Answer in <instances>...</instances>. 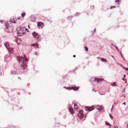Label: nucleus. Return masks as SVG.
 <instances>
[{
  "instance_id": "4be33fe9",
  "label": "nucleus",
  "mask_w": 128,
  "mask_h": 128,
  "mask_svg": "<svg viewBox=\"0 0 128 128\" xmlns=\"http://www.w3.org/2000/svg\"><path fill=\"white\" fill-rule=\"evenodd\" d=\"M106 124L107 125V126H110V127H109V128H110L111 127V125L110 124H108V122H106V124Z\"/></svg>"
},
{
  "instance_id": "603ef678",
  "label": "nucleus",
  "mask_w": 128,
  "mask_h": 128,
  "mask_svg": "<svg viewBox=\"0 0 128 128\" xmlns=\"http://www.w3.org/2000/svg\"><path fill=\"white\" fill-rule=\"evenodd\" d=\"M125 76H126V75H124V77H125Z\"/></svg>"
},
{
  "instance_id": "a18cd8bd",
  "label": "nucleus",
  "mask_w": 128,
  "mask_h": 128,
  "mask_svg": "<svg viewBox=\"0 0 128 128\" xmlns=\"http://www.w3.org/2000/svg\"><path fill=\"white\" fill-rule=\"evenodd\" d=\"M118 128V127H117V126H116V127L115 126H114V128Z\"/></svg>"
},
{
  "instance_id": "bb28decb",
  "label": "nucleus",
  "mask_w": 128,
  "mask_h": 128,
  "mask_svg": "<svg viewBox=\"0 0 128 128\" xmlns=\"http://www.w3.org/2000/svg\"><path fill=\"white\" fill-rule=\"evenodd\" d=\"M85 48V50H86L87 52L88 51V48H87V47H86V46H84V47Z\"/></svg>"
},
{
  "instance_id": "dca6fc26",
  "label": "nucleus",
  "mask_w": 128,
  "mask_h": 128,
  "mask_svg": "<svg viewBox=\"0 0 128 128\" xmlns=\"http://www.w3.org/2000/svg\"><path fill=\"white\" fill-rule=\"evenodd\" d=\"M64 88H65L67 90H71L72 89V88L71 87H66L64 86Z\"/></svg>"
},
{
  "instance_id": "f03ea898",
  "label": "nucleus",
  "mask_w": 128,
  "mask_h": 128,
  "mask_svg": "<svg viewBox=\"0 0 128 128\" xmlns=\"http://www.w3.org/2000/svg\"><path fill=\"white\" fill-rule=\"evenodd\" d=\"M32 34L36 40L38 41H40L41 40V38L40 37V35L35 32H32Z\"/></svg>"
},
{
  "instance_id": "f8f14e48",
  "label": "nucleus",
  "mask_w": 128,
  "mask_h": 128,
  "mask_svg": "<svg viewBox=\"0 0 128 128\" xmlns=\"http://www.w3.org/2000/svg\"><path fill=\"white\" fill-rule=\"evenodd\" d=\"M8 49V51L10 53L13 54L14 53L13 48H10L9 49Z\"/></svg>"
},
{
  "instance_id": "6e6552de",
  "label": "nucleus",
  "mask_w": 128,
  "mask_h": 128,
  "mask_svg": "<svg viewBox=\"0 0 128 128\" xmlns=\"http://www.w3.org/2000/svg\"><path fill=\"white\" fill-rule=\"evenodd\" d=\"M68 109L71 114H74V111L73 109L70 106L68 107Z\"/></svg>"
},
{
  "instance_id": "79ce46f5",
  "label": "nucleus",
  "mask_w": 128,
  "mask_h": 128,
  "mask_svg": "<svg viewBox=\"0 0 128 128\" xmlns=\"http://www.w3.org/2000/svg\"><path fill=\"white\" fill-rule=\"evenodd\" d=\"M113 106H112V109H111V110H112L113 109Z\"/></svg>"
},
{
  "instance_id": "ddd939ff",
  "label": "nucleus",
  "mask_w": 128,
  "mask_h": 128,
  "mask_svg": "<svg viewBox=\"0 0 128 128\" xmlns=\"http://www.w3.org/2000/svg\"><path fill=\"white\" fill-rule=\"evenodd\" d=\"M71 87L72 88V89L74 90H77L79 89V88L78 87L76 86H74V87H73L72 86Z\"/></svg>"
},
{
  "instance_id": "9d476101",
  "label": "nucleus",
  "mask_w": 128,
  "mask_h": 128,
  "mask_svg": "<svg viewBox=\"0 0 128 128\" xmlns=\"http://www.w3.org/2000/svg\"><path fill=\"white\" fill-rule=\"evenodd\" d=\"M9 44L8 42H6L4 43V46L7 49H9L10 48Z\"/></svg>"
},
{
  "instance_id": "2f4dec72",
  "label": "nucleus",
  "mask_w": 128,
  "mask_h": 128,
  "mask_svg": "<svg viewBox=\"0 0 128 128\" xmlns=\"http://www.w3.org/2000/svg\"><path fill=\"white\" fill-rule=\"evenodd\" d=\"M80 14V13H77L76 15V16H78Z\"/></svg>"
},
{
  "instance_id": "6e6d98bb",
  "label": "nucleus",
  "mask_w": 128,
  "mask_h": 128,
  "mask_svg": "<svg viewBox=\"0 0 128 128\" xmlns=\"http://www.w3.org/2000/svg\"><path fill=\"white\" fill-rule=\"evenodd\" d=\"M75 69V70H76V68Z\"/></svg>"
},
{
  "instance_id": "de8ad7c7",
  "label": "nucleus",
  "mask_w": 128,
  "mask_h": 128,
  "mask_svg": "<svg viewBox=\"0 0 128 128\" xmlns=\"http://www.w3.org/2000/svg\"><path fill=\"white\" fill-rule=\"evenodd\" d=\"M120 53V55H121V56H122V54Z\"/></svg>"
},
{
  "instance_id": "473e14b6",
  "label": "nucleus",
  "mask_w": 128,
  "mask_h": 128,
  "mask_svg": "<svg viewBox=\"0 0 128 128\" xmlns=\"http://www.w3.org/2000/svg\"><path fill=\"white\" fill-rule=\"evenodd\" d=\"M119 65L121 66H122L123 68L124 69H125V68L124 67V68H123V66H122V65L121 64H119Z\"/></svg>"
},
{
  "instance_id": "c03bdc74",
  "label": "nucleus",
  "mask_w": 128,
  "mask_h": 128,
  "mask_svg": "<svg viewBox=\"0 0 128 128\" xmlns=\"http://www.w3.org/2000/svg\"><path fill=\"white\" fill-rule=\"evenodd\" d=\"M122 57V58L124 60V57H123V56Z\"/></svg>"
},
{
  "instance_id": "8fccbe9b",
  "label": "nucleus",
  "mask_w": 128,
  "mask_h": 128,
  "mask_svg": "<svg viewBox=\"0 0 128 128\" xmlns=\"http://www.w3.org/2000/svg\"><path fill=\"white\" fill-rule=\"evenodd\" d=\"M127 128H128V124L127 126Z\"/></svg>"
},
{
  "instance_id": "1a4fd4ad",
  "label": "nucleus",
  "mask_w": 128,
  "mask_h": 128,
  "mask_svg": "<svg viewBox=\"0 0 128 128\" xmlns=\"http://www.w3.org/2000/svg\"><path fill=\"white\" fill-rule=\"evenodd\" d=\"M38 26L39 27H41V28H42L44 26V24L42 22H38Z\"/></svg>"
},
{
  "instance_id": "864d4df0",
  "label": "nucleus",
  "mask_w": 128,
  "mask_h": 128,
  "mask_svg": "<svg viewBox=\"0 0 128 128\" xmlns=\"http://www.w3.org/2000/svg\"><path fill=\"white\" fill-rule=\"evenodd\" d=\"M1 68H0V73L1 72H0V69Z\"/></svg>"
},
{
  "instance_id": "ea45409f",
  "label": "nucleus",
  "mask_w": 128,
  "mask_h": 128,
  "mask_svg": "<svg viewBox=\"0 0 128 128\" xmlns=\"http://www.w3.org/2000/svg\"><path fill=\"white\" fill-rule=\"evenodd\" d=\"M95 31H96V28H95L94 30V32H93V33H95Z\"/></svg>"
},
{
  "instance_id": "4468645a",
  "label": "nucleus",
  "mask_w": 128,
  "mask_h": 128,
  "mask_svg": "<svg viewBox=\"0 0 128 128\" xmlns=\"http://www.w3.org/2000/svg\"><path fill=\"white\" fill-rule=\"evenodd\" d=\"M102 107L100 106H98L97 108L98 110L99 111H100L102 110Z\"/></svg>"
},
{
  "instance_id": "4c0bfd02",
  "label": "nucleus",
  "mask_w": 128,
  "mask_h": 128,
  "mask_svg": "<svg viewBox=\"0 0 128 128\" xmlns=\"http://www.w3.org/2000/svg\"><path fill=\"white\" fill-rule=\"evenodd\" d=\"M120 0H115V2H119Z\"/></svg>"
},
{
  "instance_id": "49530a36",
  "label": "nucleus",
  "mask_w": 128,
  "mask_h": 128,
  "mask_svg": "<svg viewBox=\"0 0 128 128\" xmlns=\"http://www.w3.org/2000/svg\"><path fill=\"white\" fill-rule=\"evenodd\" d=\"M73 57H76V56L75 55H74L73 56Z\"/></svg>"
},
{
  "instance_id": "423d86ee",
  "label": "nucleus",
  "mask_w": 128,
  "mask_h": 128,
  "mask_svg": "<svg viewBox=\"0 0 128 128\" xmlns=\"http://www.w3.org/2000/svg\"><path fill=\"white\" fill-rule=\"evenodd\" d=\"M17 31H18L17 33V36H22L24 34V32H21L20 31V30H18V28H17Z\"/></svg>"
},
{
  "instance_id": "3c124183",
  "label": "nucleus",
  "mask_w": 128,
  "mask_h": 128,
  "mask_svg": "<svg viewBox=\"0 0 128 128\" xmlns=\"http://www.w3.org/2000/svg\"><path fill=\"white\" fill-rule=\"evenodd\" d=\"M36 45H37V47H38V45L37 44Z\"/></svg>"
},
{
  "instance_id": "f704fd0d",
  "label": "nucleus",
  "mask_w": 128,
  "mask_h": 128,
  "mask_svg": "<svg viewBox=\"0 0 128 128\" xmlns=\"http://www.w3.org/2000/svg\"><path fill=\"white\" fill-rule=\"evenodd\" d=\"M74 107H78V106L76 103H74Z\"/></svg>"
},
{
  "instance_id": "cd10ccee",
  "label": "nucleus",
  "mask_w": 128,
  "mask_h": 128,
  "mask_svg": "<svg viewBox=\"0 0 128 128\" xmlns=\"http://www.w3.org/2000/svg\"><path fill=\"white\" fill-rule=\"evenodd\" d=\"M110 118L112 119L113 118V117L110 114Z\"/></svg>"
},
{
  "instance_id": "f3484780",
  "label": "nucleus",
  "mask_w": 128,
  "mask_h": 128,
  "mask_svg": "<svg viewBox=\"0 0 128 128\" xmlns=\"http://www.w3.org/2000/svg\"><path fill=\"white\" fill-rule=\"evenodd\" d=\"M31 20L32 21H34L36 20L35 18L33 16H31Z\"/></svg>"
},
{
  "instance_id": "a878e982",
  "label": "nucleus",
  "mask_w": 128,
  "mask_h": 128,
  "mask_svg": "<svg viewBox=\"0 0 128 128\" xmlns=\"http://www.w3.org/2000/svg\"><path fill=\"white\" fill-rule=\"evenodd\" d=\"M78 110V106L75 107V108H74V110L76 111V110Z\"/></svg>"
},
{
  "instance_id": "7ed1b4c3",
  "label": "nucleus",
  "mask_w": 128,
  "mask_h": 128,
  "mask_svg": "<svg viewBox=\"0 0 128 128\" xmlns=\"http://www.w3.org/2000/svg\"><path fill=\"white\" fill-rule=\"evenodd\" d=\"M6 28L7 29L8 31L10 33L12 32L13 30L12 27H8V24L7 22H5Z\"/></svg>"
},
{
  "instance_id": "c9c22d12",
  "label": "nucleus",
  "mask_w": 128,
  "mask_h": 128,
  "mask_svg": "<svg viewBox=\"0 0 128 128\" xmlns=\"http://www.w3.org/2000/svg\"><path fill=\"white\" fill-rule=\"evenodd\" d=\"M115 7L114 6H112L110 8L112 9L113 8H115Z\"/></svg>"
},
{
  "instance_id": "e433bc0d",
  "label": "nucleus",
  "mask_w": 128,
  "mask_h": 128,
  "mask_svg": "<svg viewBox=\"0 0 128 128\" xmlns=\"http://www.w3.org/2000/svg\"><path fill=\"white\" fill-rule=\"evenodd\" d=\"M115 48H116V50H117L118 51H119L118 49V48L116 46ZM118 52H119V51H118Z\"/></svg>"
},
{
  "instance_id": "20e7f679",
  "label": "nucleus",
  "mask_w": 128,
  "mask_h": 128,
  "mask_svg": "<svg viewBox=\"0 0 128 128\" xmlns=\"http://www.w3.org/2000/svg\"><path fill=\"white\" fill-rule=\"evenodd\" d=\"M83 112V110H79V113L78 114V117L80 120L82 119L84 116Z\"/></svg>"
},
{
  "instance_id": "37998d69",
  "label": "nucleus",
  "mask_w": 128,
  "mask_h": 128,
  "mask_svg": "<svg viewBox=\"0 0 128 128\" xmlns=\"http://www.w3.org/2000/svg\"><path fill=\"white\" fill-rule=\"evenodd\" d=\"M122 104H124V105H125L126 104V103L125 102H124V103Z\"/></svg>"
},
{
  "instance_id": "b1692460",
  "label": "nucleus",
  "mask_w": 128,
  "mask_h": 128,
  "mask_svg": "<svg viewBox=\"0 0 128 128\" xmlns=\"http://www.w3.org/2000/svg\"><path fill=\"white\" fill-rule=\"evenodd\" d=\"M26 14L24 13H22L21 14L22 16V18H23L25 16V15Z\"/></svg>"
},
{
  "instance_id": "f257e3e1",
  "label": "nucleus",
  "mask_w": 128,
  "mask_h": 128,
  "mask_svg": "<svg viewBox=\"0 0 128 128\" xmlns=\"http://www.w3.org/2000/svg\"><path fill=\"white\" fill-rule=\"evenodd\" d=\"M17 58L20 63L21 64L22 69V70L25 69L27 67V62L28 60L25 55L24 54H22L20 57L18 56Z\"/></svg>"
},
{
  "instance_id": "39448f33",
  "label": "nucleus",
  "mask_w": 128,
  "mask_h": 128,
  "mask_svg": "<svg viewBox=\"0 0 128 128\" xmlns=\"http://www.w3.org/2000/svg\"><path fill=\"white\" fill-rule=\"evenodd\" d=\"M11 59V56L10 54L6 55L5 56L4 60L6 62H8Z\"/></svg>"
},
{
  "instance_id": "09e8293b",
  "label": "nucleus",
  "mask_w": 128,
  "mask_h": 128,
  "mask_svg": "<svg viewBox=\"0 0 128 128\" xmlns=\"http://www.w3.org/2000/svg\"><path fill=\"white\" fill-rule=\"evenodd\" d=\"M126 70H128V68H126Z\"/></svg>"
},
{
  "instance_id": "aec40b11",
  "label": "nucleus",
  "mask_w": 128,
  "mask_h": 128,
  "mask_svg": "<svg viewBox=\"0 0 128 128\" xmlns=\"http://www.w3.org/2000/svg\"><path fill=\"white\" fill-rule=\"evenodd\" d=\"M116 82H114L113 83H111V84H112V86H116Z\"/></svg>"
},
{
  "instance_id": "6ab92c4d",
  "label": "nucleus",
  "mask_w": 128,
  "mask_h": 128,
  "mask_svg": "<svg viewBox=\"0 0 128 128\" xmlns=\"http://www.w3.org/2000/svg\"><path fill=\"white\" fill-rule=\"evenodd\" d=\"M11 74H12L14 75L16 74V72L15 71H12L11 72Z\"/></svg>"
},
{
  "instance_id": "c756f323",
  "label": "nucleus",
  "mask_w": 128,
  "mask_h": 128,
  "mask_svg": "<svg viewBox=\"0 0 128 128\" xmlns=\"http://www.w3.org/2000/svg\"><path fill=\"white\" fill-rule=\"evenodd\" d=\"M36 45V44H31V46H34Z\"/></svg>"
},
{
  "instance_id": "72a5a7b5",
  "label": "nucleus",
  "mask_w": 128,
  "mask_h": 128,
  "mask_svg": "<svg viewBox=\"0 0 128 128\" xmlns=\"http://www.w3.org/2000/svg\"><path fill=\"white\" fill-rule=\"evenodd\" d=\"M4 22V21L3 20H1L0 21V22L1 23H3V22Z\"/></svg>"
},
{
  "instance_id": "2eb2a0df",
  "label": "nucleus",
  "mask_w": 128,
  "mask_h": 128,
  "mask_svg": "<svg viewBox=\"0 0 128 128\" xmlns=\"http://www.w3.org/2000/svg\"><path fill=\"white\" fill-rule=\"evenodd\" d=\"M18 28V30H20V31L21 32L24 31L25 29L24 28Z\"/></svg>"
},
{
  "instance_id": "c85d7f7f",
  "label": "nucleus",
  "mask_w": 128,
  "mask_h": 128,
  "mask_svg": "<svg viewBox=\"0 0 128 128\" xmlns=\"http://www.w3.org/2000/svg\"><path fill=\"white\" fill-rule=\"evenodd\" d=\"M12 22L13 23H16V21L14 20H12Z\"/></svg>"
},
{
  "instance_id": "4d7b16f0",
  "label": "nucleus",
  "mask_w": 128,
  "mask_h": 128,
  "mask_svg": "<svg viewBox=\"0 0 128 128\" xmlns=\"http://www.w3.org/2000/svg\"><path fill=\"white\" fill-rule=\"evenodd\" d=\"M28 27L29 28V25H28Z\"/></svg>"
},
{
  "instance_id": "7c9ffc66",
  "label": "nucleus",
  "mask_w": 128,
  "mask_h": 128,
  "mask_svg": "<svg viewBox=\"0 0 128 128\" xmlns=\"http://www.w3.org/2000/svg\"><path fill=\"white\" fill-rule=\"evenodd\" d=\"M21 18H22V17L21 16L19 17H18V18H17V20H19Z\"/></svg>"
},
{
  "instance_id": "a211bd4d",
  "label": "nucleus",
  "mask_w": 128,
  "mask_h": 128,
  "mask_svg": "<svg viewBox=\"0 0 128 128\" xmlns=\"http://www.w3.org/2000/svg\"><path fill=\"white\" fill-rule=\"evenodd\" d=\"M101 60H102V61L104 62H106L107 61L104 58H101Z\"/></svg>"
},
{
  "instance_id": "5fc2aeb1",
  "label": "nucleus",
  "mask_w": 128,
  "mask_h": 128,
  "mask_svg": "<svg viewBox=\"0 0 128 128\" xmlns=\"http://www.w3.org/2000/svg\"><path fill=\"white\" fill-rule=\"evenodd\" d=\"M111 44L112 45H113V44Z\"/></svg>"
},
{
  "instance_id": "9b49d317",
  "label": "nucleus",
  "mask_w": 128,
  "mask_h": 128,
  "mask_svg": "<svg viewBox=\"0 0 128 128\" xmlns=\"http://www.w3.org/2000/svg\"><path fill=\"white\" fill-rule=\"evenodd\" d=\"M94 80L95 81H97L98 82H99L100 81H103L104 80L102 78H100L99 79L98 78H95Z\"/></svg>"
},
{
  "instance_id": "5701e85b",
  "label": "nucleus",
  "mask_w": 128,
  "mask_h": 128,
  "mask_svg": "<svg viewBox=\"0 0 128 128\" xmlns=\"http://www.w3.org/2000/svg\"><path fill=\"white\" fill-rule=\"evenodd\" d=\"M72 16H69L68 18V19L69 20H70L72 18Z\"/></svg>"
},
{
  "instance_id": "412c9836",
  "label": "nucleus",
  "mask_w": 128,
  "mask_h": 128,
  "mask_svg": "<svg viewBox=\"0 0 128 128\" xmlns=\"http://www.w3.org/2000/svg\"><path fill=\"white\" fill-rule=\"evenodd\" d=\"M106 92H103V93H102L101 92H99V94H100L103 95L105 94L106 93Z\"/></svg>"
},
{
  "instance_id": "0eeeda50",
  "label": "nucleus",
  "mask_w": 128,
  "mask_h": 128,
  "mask_svg": "<svg viewBox=\"0 0 128 128\" xmlns=\"http://www.w3.org/2000/svg\"><path fill=\"white\" fill-rule=\"evenodd\" d=\"M94 108L92 107L87 106L85 108V109L86 111H90L93 110Z\"/></svg>"
},
{
  "instance_id": "a19ab883",
  "label": "nucleus",
  "mask_w": 128,
  "mask_h": 128,
  "mask_svg": "<svg viewBox=\"0 0 128 128\" xmlns=\"http://www.w3.org/2000/svg\"><path fill=\"white\" fill-rule=\"evenodd\" d=\"M122 80H124V78H123L122 79Z\"/></svg>"
},
{
  "instance_id": "58836bf2",
  "label": "nucleus",
  "mask_w": 128,
  "mask_h": 128,
  "mask_svg": "<svg viewBox=\"0 0 128 128\" xmlns=\"http://www.w3.org/2000/svg\"><path fill=\"white\" fill-rule=\"evenodd\" d=\"M34 54L36 55H37L38 54V53H37V52H35V53H34Z\"/></svg>"
},
{
  "instance_id": "393cba45",
  "label": "nucleus",
  "mask_w": 128,
  "mask_h": 128,
  "mask_svg": "<svg viewBox=\"0 0 128 128\" xmlns=\"http://www.w3.org/2000/svg\"><path fill=\"white\" fill-rule=\"evenodd\" d=\"M120 96L123 99H124L125 97V96L124 94L122 95V96Z\"/></svg>"
}]
</instances>
